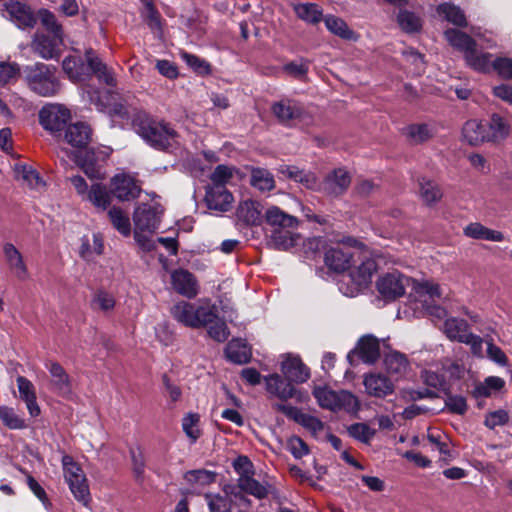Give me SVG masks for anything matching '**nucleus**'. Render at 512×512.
I'll use <instances>...</instances> for the list:
<instances>
[{
	"mask_svg": "<svg viewBox=\"0 0 512 512\" xmlns=\"http://www.w3.org/2000/svg\"><path fill=\"white\" fill-rule=\"evenodd\" d=\"M144 5L142 16L148 27L155 31L161 30V16L153 4V0H141Z\"/></svg>",
	"mask_w": 512,
	"mask_h": 512,
	"instance_id": "nucleus-55",
	"label": "nucleus"
},
{
	"mask_svg": "<svg viewBox=\"0 0 512 512\" xmlns=\"http://www.w3.org/2000/svg\"><path fill=\"white\" fill-rule=\"evenodd\" d=\"M173 289L188 298H193L198 293V284L194 275L185 269H177L171 273Z\"/></svg>",
	"mask_w": 512,
	"mask_h": 512,
	"instance_id": "nucleus-16",
	"label": "nucleus"
},
{
	"mask_svg": "<svg viewBox=\"0 0 512 512\" xmlns=\"http://www.w3.org/2000/svg\"><path fill=\"white\" fill-rule=\"evenodd\" d=\"M324 21L327 29L333 34L347 40L354 38V32L348 27L347 23L343 19L329 15Z\"/></svg>",
	"mask_w": 512,
	"mask_h": 512,
	"instance_id": "nucleus-50",
	"label": "nucleus"
},
{
	"mask_svg": "<svg viewBox=\"0 0 512 512\" xmlns=\"http://www.w3.org/2000/svg\"><path fill=\"white\" fill-rule=\"evenodd\" d=\"M377 270L376 262L371 258H365L352 269L349 273V279L352 283L351 287L347 286L344 289V284H341L340 290L349 297H354L361 291L366 289L372 281V276Z\"/></svg>",
	"mask_w": 512,
	"mask_h": 512,
	"instance_id": "nucleus-8",
	"label": "nucleus"
},
{
	"mask_svg": "<svg viewBox=\"0 0 512 512\" xmlns=\"http://www.w3.org/2000/svg\"><path fill=\"white\" fill-rule=\"evenodd\" d=\"M216 472L205 470V469H196L190 470L185 473V480L190 484H198V485H209L216 481Z\"/></svg>",
	"mask_w": 512,
	"mask_h": 512,
	"instance_id": "nucleus-54",
	"label": "nucleus"
},
{
	"mask_svg": "<svg viewBox=\"0 0 512 512\" xmlns=\"http://www.w3.org/2000/svg\"><path fill=\"white\" fill-rule=\"evenodd\" d=\"M209 512H232V500L222 493L204 495Z\"/></svg>",
	"mask_w": 512,
	"mask_h": 512,
	"instance_id": "nucleus-48",
	"label": "nucleus"
},
{
	"mask_svg": "<svg viewBox=\"0 0 512 512\" xmlns=\"http://www.w3.org/2000/svg\"><path fill=\"white\" fill-rule=\"evenodd\" d=\"M62 69L67 77L73 82H80L85 79L86 67L83 59L78 55H69L62 62Z\"/></svg>",
	"mask_w": 512,
	"mask_h": 512,
	"instance_id": "nucleus-39",
	"label": "nucleus"
},
{
	"mask_svg": "<svg viewBox=\"0 0 512 512\" xmlns=\"http://www.w3.org/2000/svg\"><path fill=\"white\" fill-rule=\"evenodd\" d=\"M40 20L44 28L57 38H63V29L56 16L49 10H40Z\"/></svg>",
	"mask_w": 512,
	"mask_h": 512,
	"instance_id": "nucleus-59",
	"label": "nucleus"
},
{
	"mask_svg": "<svg viewBox=\"0 0 512 512\" xmlns=\"http://www.w3.org/2000/svg\"><path fill=\"white\" fill-rule=\"evenodd\" d=\"M267 391L281 400H287L295 396L296 389L292 382H285L280 375L271 374L265 377Z\"/></svg>",
	"mask_w": 512,
	"mask_h": 512,
	"instance_id": "nucleus-33",
	"label": "nucleus"
},
{
	"mask_svg": "<svg viewBox=\"0 0 512 512\" xmlns=\"http://www.w3.org/2000/svg\"><path fill=\"white\" fill-rule=\"evenodd\" d=\"M24 81L31 91L42 97H53L61 89L57 68L42 62L26 65L23 69Z\"/></svg>",
	"mask_w": 512,
	"mask_h": 512,
	"instance_id": "nucleus-3",
	"label": "nucleus"
},
{
	"mask_svg": "<svg viewBox=\"0 0 512 512\" xmlns=\"http://www.w3.org/2000/svg\"><path fill=\"white\" fill-rule=\"evenodd\" d=\"M352 254L349 248L331 247L325 252L324 261L327 267L335 272H343L350 267Z\"/></svg>",
	"mask_w": 512,
	"mask_h": 512,
	"instance_id": "nucleus-25",
	"label": "nucleus"
},
{
	"mask_svg": "<svg viewBox=\"0 0 512 512\" xmlns=\"http://www.w3.org/2000/svg\"><path fill=\"white\" fill-rule=\"evenodd\" d=\"M64 477L75 499L84 506L90 502V492L86 477L80 466L72 457L65 455L62 458Z\"/></svg>",
	"mask_w": 512,
	"mask_h": 512,
	"instance_id": "nucleus-6",
	"label": "nucleus"
},
{
	"mask_svg": "<svg viewBox=\"0 0 512 512\" xmlns=\"http://www.w3.org/2000/svg\"><path fill=\"white\" fill-rule=\"evenodd\" d=\"M85 59L88 67L91 69L97 79L107 86L114 87L117 84L113 71L98 57L92 49H87Z\"/></svg>",
	"mask_w": 512,
	"mask_h": 512,
	"instance_id": "nucleus-21",
	"label": "nucleus"
},
{
	"mask_svg": "<svg viewBox=\"0 0 512 512\" xmlns=\"http://www.w3.org/2000/svg\"><path fill=\"white\" fill-rule=\"evenodd\" d=\"M62 44L63 38L36 32L31 41V49L44 60L58 59L61 55L60 46Z\"/></svg>",
	"mask_w": 512,
	"mask_h": 512,
	"instance_id": "nucleus-13",
	"label": "nucleus"
},
{
	"mask_svg": "<svg viewBox=\"0 0 512 512\" xmlns=\"http://www.w3.org/2000/svg\"><path fill=\"white\" fill-rule=\"evenodd\" d=\"M84 200L91 202L95 207L106 210L110 205V196L106 186L101 183L91 185Z\"/></svg>",
	"mask_w": 512,
	"mask_h": 512,
	"instance_id": "nucleus-45",
	"label": "nucleus"
},
{
	"mask_svg": "<svg viewBox=\"0 0 512 512\" xmlns=\"http://www.w3.org/2000/svg\"><path fill=\"white\" fill-rule=\"evenodd\" d=\"M492 69L506 80L512 79V59L508 57H498L493 60Z\"/></svg>",
	"mask_w": 512,
	"mask_h": 512,
	"instance_id": "nucleus-64",
	"label": "nucleus"
},
{
	"mask_svg": "<svg viewBox=\"0 0 512 512\" xmlns=\"http://www.w3.org/2000/svg\"><path fill=\"white\" fill-rule=\"evenodd\" d=\"M464 235L477 240H487L494 242H500L504 240V235L502 232L489 229L478 222L470 223L467 225L464 228Z\"/></svg>",
	"mask_w": 512,
	"mask_h": 512,
	"instance_id": "nucleus-37",
	"label": "nucleus"
},
{
	"mask_svg": "<svg viewBox=\"0 0 512 512\" xmlns=\"http://www.w3.org/2000/svg\"><path fill=\"white\" fill-rule=\"evenodd\" d=\"M217 311L216 305L211 304L208 300L195 302L192 328L199 329L208 326L215 320Z\"/></svg>",
	"mask_w": 512,
	"mask_h": 512,
	"instance_id": "nucleus-30",
	"label": "nucleus"
},
{
	"mask_svg": "<svg viewBox=\"0 0 512 512\" xmlns=\"http://www.w3.org/2000/svg\"><path fill=\"white\" fill-rule=\"evenodd\" d=\"M199 421L200 417L197 413H188L182 420V429L192 443H195L201 435Z\"/></svg>",
	"mask_w": 512,
	"mask_h": 512,
	"instance_id": "nucleus-56",
	"label": "nucleus"
},
{
	"mask_svg": "<svg viewBox=\"0 0 512 512\" xmlns=\"http://www.w3.org/2000/svg\"><path fill=\"white\" fill-rule=\"evenodd\" d=\"M271 111L280 123L288 124L302 115L303 107L294 99L283 98L272 104Z\"/></svg>",
	"mask_w": 512,
	"mask_h": 512,
	"instance_id": "nucleus-17",
	"label": "nucleus"
},
{
	"mask_svg": "<svg viewBox=\"0 0 512 512\" xmlns=\"http://www.w3.org/2000/svg\"><path fill=\"white\" fill-rule=\"evenodd\" d=\"M509 420V414L504 409L488 412L485 416L484 425L489 429H495L497 426H504Z\"/></svg>",
	"mask_w": 512,
	"mask_h": 512,
	"instance_id": "nucleus-63",
	"label": "nucleus"
},
{
	"mask_svg": "<svg viewBox=\"0 0 512 512\" xmlns=\"http://www.w3.org/2000/svg\"><path fill=\"white\" fill-rule=\"evenodd\" d=\"M130 456L132 461V470L135 476V479L138 482H142L144 479L145 473V457L143 451L140 447L131 448Z\"/></svg>",
	"mask_w": 512,
	"mask_h": 512,
	"instance_id": "nucleus-60",
	"label": "nucleus"
},
{
	"mask_svg": "<svg viewBox=\"0 0 512 512\" xmlns=\"http://www.w3.org/2000/svg\"><path fill=\"white\" fill-rule=\"evenodd\" d=\"M397 21L401 29L407 33L417 32L421 28L420 18L413 12L407 10L399 12Z\"/></svg>",
	"mask_w": 512,
	"mask_h": 512,
	"instance_id": "nucleus-57",
	"label": "nucleus"
},
{
	"mask_svg": "<svg viewBox=\"0 0 512 512\" xmlns=\"http://www.w3.org/2000/svg\"><path fill=\"white\" fill-rule=\"evenodd\" d=\"M20 398L26 403L29 414L36 417L40 414V407L37 404V398L34 385L24 376L16 378Z\"/></svg>",
	"mask_w": 512,
	"mask_h": 512,
	"instance_id": "nucleus-29",
	"label": "nucleus"
},
{
	"mask_svg": "<svg viewBox=\"0 0 512 512\" xmlns=\"http://www.w3.org/2000/svg\"><path fill=\"white\" fill-rule=\"evenodd\" d=\"M91 128L83 122H77L70 126L65 131V140L73 147H85L91 139Z\"/></svg>",
	"mask_w": 512,
	"mask_h": 512,
	"instance_id": "nucleus-32",
	"label": "nucleus"
},
{
	"mask_svg": "<svg viewBox=\"0 0 512 512\" xmlns=\"http://www.w3.org/2000/svg\"><path fill=\"white\" fill-rule=\"evenodd\" d=\"M111 193L120 201H131L139 197L141 187L137 180L127 174H116L111 179Z\"/></svg>",
	"mask_w": 512,
	"mask_h": 512,
	"instance_id": "nucleus-12",
	"label": "nucleus"
},
{
	"mask_svg": "<svg viewBox=\"0 0 512 512\" xmlns=\"http://www.w3.org/2000/svg\"><path fill=\"white\" fill-rule=\"evenodd\" d=\"M0 419L7 428L12 430H20L26 427L25 420L13 408L5 405L0 406Z\"/></svg>",
	"mask_w": 512,
	"mask_h": 512,
	"instance_id": "nucleus-52",
	"label": "nucleus"
},
{
	"mask_svg": "<svg viewBox=\"0 0 512 512\" xmlns=\"http://www.w3.org/2000/svg\"><path fill=\"white\" fill-rule=\"evenodd\" d=\"M5 11L10 19L19 28H32L36 24V18L30 7L18 1H10L5 4Z\"/></svg>",
	"mask_w": 512,
	"mask_h": 512,
	"instance_id": "nucleus-18",
	"label": "nucleus"
},
{
	"mask_svg": "<svg viewBox=\"0 0 512 512\" xmlns=\"http://www.w3.org/2000/svg\"><path fill=\"white\" fill-rule=\"evenodd\" d=\"M444 332L446 336L453 341L461 343L471 332L469 325L464 319L449 318L444 323Z\"/></svg>",
	"mask_w": 512,
	"mask_h": 512,
	"instance_id": "nucleus-43",
	"label": "nucleus"
},
{
	"mask_svg": "<svg viewBox=\"0 0 512 512\" xmlns=\"http://www.w3.org/2000/svg\"><path fill=\"white\" fill-rule=\"evenodd\" d=\"M486 142L499 143L510 134L509 123L500 115L493 114L488 122H485Z\"/></svg>",
	"mask_w": 512,
	"mask_h": 512,
	"instance_id": "nucleus-27",
	"label": "nucleus"
},
{
	"mask_svg": "<svg viewBox=\"0 0 512 512\" xmlns=\"http://www.w3.org/2000/svg\"><path fill=\"white\" fill-rule=\"evenodd\" d=\"M115 304L114 295L104 289L97 290L91 299V307L95 311L110 312L114 309Z\"/></svg>",
	"mask_w": 512,
	"mask_h": 512,
	"instance_id": "nucleus-47",
	"label": "nucleus"
},
{
	"mask_svg": "<svg viewBox=\"0 0 512 512\" xmlns=\"http://www.w3.org/2000/svg\"><path fill=\"white\" fill-rule=\"evenodd\" d=\"M437 12L443 15L448 22L459 27H466L467 21L464 12L453 4L443 3L437 7Z\"/></svg>",
	"mask_w": 512,
	"mask_h": 512,
	"instance_id": "nucleus-46",
	"label": "nucleus"
},
{
	"mask_svg": "<svg viewBox=\"0 0 512 512\" xmlns=\"http://www.w3.org/2000/svg\"><path fill=\"white\" fill-rule=\"evenodd\" d=\"M207 328L208 335L217 342H224L229 337V329L224 320L219 318L218 311L216 312V318L211 322Z\"/></svg>",
	"mask_w": 512,
	"mask_h": 512,
	"instance_id": "nucleus-58",
	"label": "nucleus"
},
{
	"mask_svg": "<svg viewBox=\"0 0 512 512\" xmlns=\"http://www.w3.org/2000/svg\"><path fill=\"white\" fill-rule=\"evenodd\" d=\"M108 216L113 224V226L124 236L130 235L131 232V224L129 217L117 207H112Z\"/></svg>",
	"mask_w": 512,
	"mask_h": 512,
	"instance_id": "nucleus-53",
	"label": "nucleus"
},
{
	"mask_svg": "<svg viewBox=\"0 0 512 512\" xmlns=\"http://www.w3.org/2000/svg\"><path fill=\"white\" fill-rule=\"evenodd\" d=\"M274 409L279 412H282L288 418L294 420L296 423L303 426L305 429L310 431L314 436H316L324 429V424L320 419L311 414L302 412L297 407L283 403H277L274 405Z\"/></svg>",
	"mask_w": 512,
	"mask_h": 512,
	"instance_id": "nucleus-14",
	"label": "nucleus"
},
{
	"mask_svg": "<svg viewBox=\"0 0 512 512\" xmlns=\"http://www.w3.org/2000/svg\"><path fill=\"white\" fill-rule=\"evenodd\" d=\"M384 364L386 370L395 375H402L408 367V361L404 354L391 352L385 356Z\"/></svg>",
	"mask_w": 512,
	"mask_h": 512,
	"instance_id": "nucleus-51",
	"label": "nucleus"
},
{
	"mask_svg": "<svg viewBox=\"0 0 512 512\" xmlns=\"http://www.w3.org/2000/svg\"><path fill=\"white\" fill-rule=\"evenodd\" d=\"M418 185L419 194L422 201L429 206L440 201V199L443 196L442 190L439 187V185L429 178L420 177L418 179Z\"/></svg>",
	"mask_w": 512,
	"mask_h": 512,
	"instance_id": "nucleus-41",
	"label": "nucleus"
},
{
	"mask_svg": "<svg viewBox=\"0 0 512 512\" xmlns=\"http://www.w3.org/2000/svg\"><path fill=\"white\" fill-rule=\"evenodd\" d=\"M109 147H98L76 155V164L92 180H103L106 176L105 163L111 155Z\"/></svg>",
	"mask_w": 512,
	"mask_h": 512,
	"instance_id": "nucleus-5",
	"label": "nucleus"
},
{
	"mask_svg": "<svg viewBox=\"0 0 512 512\" xmlns=\"http://www.w3.org/2000/svg\"><path fill=\"white\" fill-rule=\"evenodd\" d=\"M380 357V343L373 335H365L358 341L357 347L350 351L347 359L351 365H355V358H359L363 363L373 364Z\"/></svg>",
	"mask_w": 512,
	"mask_h": 512,
	"instance_id": "nucleus-10",
	"label": "nucleus"
},
{
	"mask_svg": "<svg viewBox=\"0 0 512 512\" xmlns=\"http://www.w3.org/2000/svg\"><path fill=\"white\" fill-rule=\"evenodd\" d=\"M70 118V111L61 104H48L39 112L41 126L54 136L62 132Z\"/></svg>",
	"mask_w": 512,
	"mask_h": 512,
	"instance_id": "nucleus-9",
	"label": "nucleus"
},
{
	"mask_svg": "<svg viewBox=\"0 0 512 512\" xmlns=\"http://www.w3.org/2000/svg\"><path fill=\"white\" fill-rule=\"evenodd\" d=\"M233 201L232 194L222 185L211 186L206 190L205 202L211 210L226 212Z\"/></svg>",
	"mask_w": 512,
	"mask_h": 512,
	"instance_id": "nucleus-20",
	"label": "nucleus"
},
{
	"mask_svg": "<svg viewBox=\"0 0 512 512\" xmlns=\"http://www.w3.org/2000/svg\"><path fill=\"white\" fill-rule=\"evenodd\" d=\"M227 358L235 364H245L251 358L250 348L241 339H232L225 348Z\"/></svg>",
	"mask_w": 512,
	"mask_h": 512,
	"instance_id": "nucleus-40",
	"label": "nucleus"
},
{
	"mask_svg": "<svg viewBox=\"0 0 512 512\" xmlns=\"http://www.w3.org/2000/svg\"><path fill=\"white\" fill-rule=\"evenodd\" d=\"M250 184L261 192H268L275 188L274 175L266 168L253 167L251 169Z\"/></svg>",
	"mask_w": 512,
	"mask_h": 512,
	"instance_id": "nucleus-42",
	"label": "nucleus"
},
{
	"mask_svg": "<svg viewBox=\"0 0 512 512\" xmlns=\"http://www.w3.org/2000/svg\"><path fill=\"white\" fill-rule=\"evenodd\" d=\"M195 302L180 301L171 308L173 318L186 327L192 328Z\"/></svg>",
	"mask_w": 512,
	"mask_h": 512,
	"instance_id": "nucleus-44",
	"label": "nucleus"
},
{
	"mask_svg": "<svg viewBox=\"0 0 512 512\" xmlns=\"http://www.w3.org/2000/svg\"><path fill=\"white\" fill-rule=\"evenodd\" d=\"M464 60L476 72L489 73L492 70V54L478 50L477 45L464 56Z\"/></svg>",
	"mask_w": 512,
	"mask_h": 512,
	"instance_id": "nucleus-31",
	"label": "nucleus"
},
{
	"mask_svg": "<svg viewBox=\"0 0 512 512\" xmlns=\"http://www.w3.org/2000/svg\"><path fill=\"white\" fill-rule=\"evenodd\" d=\"M363 384L367 394L370 396L384 398L394 392L393 382L387 376L380 373L366 375Z\"/></svg>",
	"mask_w": 512,
	"mask_h": 512,
	"instance_id": "nucleus-19",
	"label": "nucleus"
},
{
	"mask_svg": "<svg viewBox=\"0 0 512 512\" xmlns=\"http://www.w3.org/2000/svg\"><path fill=\"white\" fill-rule=\"evenodd\" d=\"M163 209L160 205L141 204L134 213L135 224L134 238L139 245H144L141 239V232L153 233L158 229Z\"/></svg>",
	"mask_w": 512,
	"mask_h": 512,
	"instance_id": "nucleus-7",
	"label": "nucleus"
},
{
	"mask_svg": "<svg viewBox=\"0 0 512 512\" xmlns=\"http://www.w3.org/2000/svg\"><path fill=\"white\" fill-rule=\"evenodd\" d=\"M445 38L451 46L463 54V57L477 44L476 41L465 32L452 28L445 31Z\"/></svg>",
	"mask_w": 512,
	"mask_h": 512,
	"instance_id": "nucleus-38",
	"label": "nucleus"
},
{
	"mask_svg": "<svg viewBox=\"0 0 512 512\" xmlns=\"http://www.w3.org/2000/svg\"><path fill=\"white\" fill-rule=\"evenodd\" d=\"M294 229L277 228V230H271L270 244L278 250H288L295 246L299 239V234L295 233Z\"/></svg>",
	"mask_w": 512,
	"mask_h": 512,
	"instance_id": "nucleus-36",
	"label": "nucleus"
},
{
	"mask_svg": "<svg viewBox=\"0 0 512 512\" xmlns=\"http://www.w3.org/2000/svg\"><path fill=\"white\" fill-rule=\"evenodd\" d=\"M281 371L290 382L304 383L310 377L308 368L299 357H288L282 362Z\"/></svg>",
	"mask_w": 512,
	"mask_h": 512,
	"instance_id": "nucleus-26",
	"label": "nucleus"
},
{
	"mask_svg": "<svg viewBox=\"0 0 512 512\" xmlns=\"http://www.w3.org/2000/svg\"><path fill=\"white\" fill-rule=\"evenodd\" d=\"M263 219L272 227V230H277V228H297L299 223L296 217L285 213L277 206L269 207Z\"/></svg>",
	"mask_w": 512,
	"mask_h": 512,
	"instance_id": "nucleus-28",
	"label": "nucleus"
},
{
	"mask_svg": "<svg viewBox=\"0 0 512 512\" xmlns=\"http://www.w3.org/2000/svg\"><path fill=\"white\" fill-rule=\"evenodd\" d=\"M17 174L30 188H38L44 184L39 173L29 165L19 166Z\"/></svg>",
	"mask_w": 512,
	"mask_h": 512,
	"instance_id": "nucleus-61",
	"label": "nucleus"
},
{
	"mask_svg": "<svg viewBox=\"0 0 512 512\" xmlns=\"http://www.w3.org/2000/svg\"><path fill=\"white\" fill-rule=\"evenodd\" d=\"M462 137L468 144L476 146L486 142L485 123L478 120H468L462 128Z\"/></svg>",
	"mask_w": 512,
	"mask_h": 512,
	"instance_id": "nucleus-35",
	"label": "nucleus"
},
{
	"mask_svg": "<svg viewBox=\"0 0 512 512\" xmlns=\"http://www.w3.org/2000/svg\"><path fill=\"white\" fill-rule=\"evenodd\" d=\"M318 404L334 412L346 411L356 413L359 410V401L355 395L349 391H333L326 387H316L313 391Z\"/></svg>",
	"mask_w": 512,
	"mask_h": 512,
	"instance_id": "nucleus-4",
	"label": "nucleus"
},
{
	"mask_svg": "<svg viewBox=\"0 0 512 512\" xmlns=\"http://www.w3.org/2000/svg\"><path fill=\"white\" fill-rule=\"evenodd\" d=\"M436 128L429 123H413L402 129V134L411 145L423 144L435 136Z\"/></svg>",
	"mask_w": 512,
	"mask_h": 512,
	"instance_id": "nucleus-24",
	"label": "nucleus"
},
{
	"mask_svg": "<svg viewBox=\"0 0 512 512\" xmlns=\"http://www.w3.org/2000/svg\"><path fill=\"white\" fill-rule=\"evenodd\" d=\"M3 254L13 275L21 281L28 279L29 272L23 255L12 243L3 245Z\"/></svg>",
	"mask_w": 512,
	"mask_h": 512,
	"instance_id": "nucleus-23",
	"label": "nucleus"
},
{
	"mask_svg": "<svg viewBox=\"0 0 512 512\" xmlns=\"http://www.w3.org/2000/svg\"><path fill=\"white\" fill-rule=\"evenodd\" d=\"M263 216L261 204L251 199L241 201L236 209L238 221L247 226L260 225Z\"/></svg>",
	"mask_w": 512,
	"mask_h": 512,
	"instance_id": "nucleus-22",
	"label": "nucleus"
},
{
	"mask_svg": "<svg viewBox=\"0 0 512 512\" xmlns=\"http://www.w3.org/2000/svg\"><path fill=\"white\" fill-rule=\"evenodd\" d=\"M412 285L413 290L420 298L423 308L437 319L446 317V310L435 303L442 295L440 286L431 281L418 282L403 275L399 271H392L379 277L376 288L386 301H393L405 294L406 288Z\"/></svg>",
	"mask_w": 512,
	"mask_h": 512,
	"instance_id": "nucleus-1",
	"label": "nucleus"
},
{
	"mask_svg": "<svg viewBox=\"0 0 512 512\" xmlns=\"http://www.w3.org/2000/svg\"><path fill=\"white\" fill-rule=\"evenodd\" d=\"M348 433L354 439L368 443L375 434V431L365 423H354L348 427Z\"/></svg>",
	"mask_w": 512,
	"mask_h": 512,
	"instance_id": "nucleus-62",
	"label": "nucleus"
},
{
	"mask_svg": "<svg viewBox=\"0 0 512 512\" xmlns=\"http://www.w3.org/2000/svg\"><path fill=\"white\" fill-rule=\"evenodd\" d=\"M296 15L305 22L316 24L322 19L323 13L315 3H303L295 6Z\"/></svg>",
	"mask_w": 512,
	"mask_h": 512,
	"instance_id": "nucleus-49",
	"label": "nucleus"
},
{
	"mask_svg": "<svg viewBox=\"0 0 512 512\" xmlns=\"http://www.w3.org/2000/svg\"><path fill=\"white\" fill-rule=\"evenodd\" d=\"M238 483L242 490H244L245 494L254 496L257 499H264L275 491L272 485L268 483H260L254 479L252 475L248 477H238Z\"/></svg>",
	"mask_w": 512,
	"mask_h": 512,
	"instance_id": "nucleus-34",
	"label": "nucleus"
},
{
	"mask_svg": "<svg viewBox=\"0 0 512 512\" xmlns=\"http://www.w3.org/2000/svg\"><path fill=\"white\" fill-rule=\"evenodd\" d=\"M46 368L51 376L50 390L64 399H72L73 383L65 369L58 362H51L46 365Z\"/></svg>",
	"mask_w": 512,
	"mask_h": 512,
	"instance_id": "nucleus-11",
	"label": "nucleus"
},
{
	"mask_svg": "<svg viewBox=\"0 0 512 512\" xmlns=\"http://www.w3.org/2000/svg\"><path fill=\"white\" fill-rule=\"evenodd\" d=\"M350 183V174L342 168H337L327 174L323 181L320 182L319 191L329 196L337 197L348 189Z\"/></svg>",
	"mask_w": 512,
	"mask_h": 512,
	"instance_id": "nucleus-15",
	"label": "nucleus"
},
{
	"mask_svg": "<svg viewBox=\"0 0 512 512\" xmlns=\"http://www.w3.org/2000/svg\"><path fill=\"white\" fill-rule=\"evenodd\" d=\"M136 133L150 146L165 150L172 145L176 131L164 121H156L146 113H137L132 120Z\"/></svg>",
	"mask_w": 512,
	"mask_h": 512,
	"instance_id": "nucleus-2",
	"label": "nucleus"
}]
</instances>
